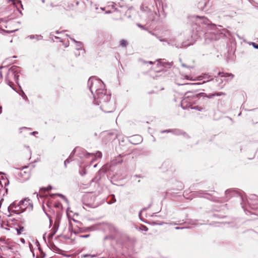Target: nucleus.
Masks as SVG:
<instances>
[{
    "label": "nucleus",
    "mask_w": 258,
    "mask_h": 258,
    "mask_svg": "<svg viewBox=\"0 0 258 258\" xmlns=\"http://www.w3.org/2000/svg\"><path fill=\"white\" fill-rule=\"evenodd\" d=\"M98 95L99 104L101 110L105 112H111L115 109L112 102H110V95L106 94V91L100 90H96Z\"/></svg>",
    "instance_id": "1"
},
{
    "label": "nucleus",
    "mask_w": 258,
    "mask_h": 258,
    "mask_svg": "<svg viewBox=\"0 0 258 258\" xmlns=\"http://www.w3.org/2000/svg\"><path fill=\"white\" fill-rule=\"evenodd\" d=\"M196 96H187L185 97L181 101V105L183 108H191L197 110L199 111H202L205 110V108L201 106L195 105L196 104Z\"/></svg>",
    "instance_id": "2"
},
{
    "label": "nucleus",
    "mask_w": 258,
    "mask_h": 258,
    "mask_svg": "<svg viewBox=\"0 0 258 258\" xmlns=\"http://www.w3.org/2000/svg\"><path fill=\"white\" fill-rule=\"evenodd\" d=\"M18 71V68L16 66H13L8 72L6 79L9 82V86L13 88L14 85L13 81H17L18 80L19 77Z\"/></svg>",
    "instance_id": "3"
},
{
    "label": "nucleus",
    "mask_w": 258,
    "mask_h": 258,
    "mask_svg": "<svg viewBox=\"0 0 258 258\" xmlns=\"http://www.w3.org/2000/svg\"><path fill=\"white\" fill-rule=\"evenodd\" d=\"M33 164H29L28 166H25L20 169L18 173V176L22 180H27L30 177L31 172L34 168Z\"/></svg>",
    "instance_id": "4"
},
{
    "label": "nucleus",
    "mask_w": 258,
    "mask_h": 258,
    "mask_svg": "<svg viewBox=\"0 0 258 258\" xmlns=\"http://www.w3.org/2000/svg\"><path fill=\"white\" fill-rule=\"evenodd\" d=\"M2 30L7 33H12L18 30L12 21H8L2 22L1 24Z\"/></svg>",
    "instance_id": "5"
},
{
    "label": "nucleus",
    "mask_w": 258,
    "mask_h": 258,
    "mask_svg": "<svg viewBox=\"0 0 258 258\" xmlns=\"http://www.w3.org/2000/svg\"><path fill=\"white\" fill-rule=\"evenodd\" d=\"M19 153L24 159L29 160L31 158L32 152L29 146H22L20 149Z\"/></svg>",
    "instance_id": "6"
},
{
    "label": "nucleus",
    "mask_w": 258,
    "mask_h": 258,
    "mask_svg": "<svg viewBox=\"0 0 258 258\" xmlns=\"http://www.w3.org/2000/svg\"><path fill=\"white\" fill-rule=\"evenodd\" d=\"M64 9L66 12L72 11L74 9V6L72 4L68 3L67 4H64Z\"/></svg>",
    "instance_id": "7"
},
{
    "label": "nucleus",
    "mask_w": 258,
    "mask_h": 258,
    "mask_svg": "<svg viewBox=\"0 0 258 258\" xmlns=\"http://www.w3.org/2000/svg\"><path fill=\"white\" fill-rule=\"evenodd\" d=\"M219 75L221 77H231L232 79L234 77V75L233 74L224 72L219 73Z\"/></svg>",
    "instance_id": "8"
},
{
    "label": "nucleus",
    "mask_w": 258,
    "mask_h": 258,
    "mask_svg": "<svg viewBox=\"0 0 258 258\" xmlns=\"http://www.w3.org/2000/svg\"><path fill=\"white\" fill-rule=\"evenodd\" d=\"M87 155H92V156H94L97 158H101L102 157V153L100 151H97L95 154H90V153H87Z\"/></svg>",
    "instance_id": "9"
},
{
    "label": "nucleus",
    "mask_w": 258,
    "mask_h": 258,
    "mask_svg": "<svg viewBox=\"0 0 258 258\" xmlns=\"http://www.w3.org/2000/svg\"><path fill=\"white\" fill-rule=\"evenodd\" d=\"M120 45L123 47H125L127 46L128 43L126 40L122 39L119 42Z\"/></svg>",
    "instance_id": "10"
},
{
    "label": "nucleus",
    "mask_w": 258,
    "mask_h": 258,
    "mask_svg": "<svg viewBox=\"0 0 258 258\" xmlns=\"http://www.w3.org/2000/svg\"><path fill=\"white\" fill-rule=\"evenodd\" d=\"M17 231L18 234H22L25 231V228L24 227L20 226L19 228L17 229Z\"/></svg>",
    "instance_id": "11"
},
{
    "label": "nucleus",
    "mask_w": 258,
    "mask_h": 258,
    "mask_svg": "<svg viewBox=\"0 0 258 258\" xmlns=\"http://www.w3.org/2000/svg\"><path fill=\"white\" fill-rule=\"evenodd\" d=\"M135 138H139V140L140 141L141 140V137L140 136H135L134 137H133L131 139V142L134 144H137L138 143H135L134 142V140L135 139Z\"/></svg>",
    "instance_id": "12"
},
{
    "label": "nucleus",
    "mask_w": 258,
    "mask_h": 258,
    "mask_svg": "<svg viewBox=\"0 0 258 258\" xmlns=\"http://www.w3.org/2000/svg\"><path fill=\"white\" fill-rule=\"evenodd\" d=\"M51 189V187L50 186H48L47 187L42 188L41 189V190L47 191H49Z\"/></svg>",
    "instance_id": "13"
},
{
    "label": "nucleus",
    "mask_w": 258,
    "mask_h": 258,
    "mask_svg": "<svg viewBox=\"0 0 258 258\" xmlns=\"http://www.w3.org/2000/svg\"><path fill=\"white\" fill-rule=\"evenodd\" d=\"M140 229H141V230H144L145 231H147L148 230V228L146 226H144V225H142Z\"/></svg>",
    "instance_id": "14"
},
{
    "label": "nucleus",
    "mask_w": 258,
    "mask_h": 258,
    "mask_svg": "<svg viewBox=\"0 0 258 258\" xmlns=\"http://www.w3.org/2000/svg\"><path fill=\"white\" fill-rule=\"evenodd\" d=\"M252 46L255 48H256V49H258V44L253 42L252 43Z\"/></svg>",
    "instance_id": "15"
},
{
    "label": "nucleus",
    "mask_w": 258,
    "mask_h": 258,
    "mask_svg": "<svg viewBox=\"0 0 258 258\" xmlns=\"http://www.w3.org/2000/svg\"><path fill=\"white\" fill-rule=\"evenodd\" d=\"M89 236V234L81 236V237H84V238H87V237H88Z\"/></svg>",
    "instance_id": "16"
},
{
    "label": "nucleus",
    "mask_w": 258,
    "mask_h": 258,
    "mask_svg": "<svg viewBox=\"0 0 258 258\" xmlns=\"http://www.w3.org/2000/svg\"><path fill=\"white\" fill-rule=\"evenodd\" d=\"M32 135H35L36 134H38V132H33L31 133Z\"/></svg>",
    "instance_id": "17"
},
{
    "label": "nucleus",
    "mask_w": 258,
    "mask_h": 258,
    "mask_svg": "<svg viewBox=\"0 0 258 258\" xmlns=\"http://www.w3.org/2000/svg\"><path fill=\"white\" fill-rule=\"evenodd\" d=\"M90 89H91V90H93V89H95V88H94V87H93V84H92V85H91V87H90Z\"/></svg>",
    "instance_id": "18"
},
{
    "label": "nucleus",
    "mask_w": 258,
    "mask_h": 258,
    "mask_svg": "<svg viewBox=\"0 0 258 258\" xmlns=\"http://www.w3.org/2000/svg\"><path fill=\"white\" fill-rule=\"evenodd\" d=\"M116 164H117V162H115L113 161H112V165H115Z\"/></svg>",
    "instance_id": "19"
},
{
    "label": "nucleus",
    "mask_w": 258,
    "mask_h": 258,
    "mask_svg": "<svg viewBox=\"0 0 258 258\" xmlns=\"http://www.w3.org/2000/svg\"><path fill=\"white\" fill-rule=\"evenodd\" d=\"M122 162V160H121L120 161H118V162H117V163H121Z\"/></svg>",
    "instance_id": "20"
},
{
    "label": "nucleus",
    "mask_w": 258,
    "mask_h": 258,
    "mask_svg": "<svg viewBox=\"0 0 258 258\" xmlns=\"http://www.w3.org/2000/svg\"><path fill=\"white\" fill-rule=\"evenodd\" d=\"M51 35H52V36H54V34H53V32H52V33H51Z\"/></svg>",
    "instance_id": "21"
},
{
    "label": "nucleus",
    "mask_w": 258,
    "mask_h": 258,
    "mask_svg": "<svg viewBox=\"0 0 258 258\" xmlns=\"http://www.w3.org/2000/svg\"><path fill=\"white\" fill-rule=\"evenodd\" d=\"M185 78L187 79H188V77L187 76H186Z\"/></svg>",
    "instance_id": "22"
},
{
    "label": "nucleus",
    "mask_w": 258,
    "mask_h": 258,
    "mask_svg": "<svg viewBox=\"0 0 258 258\" xmlns=\"http://www.w3.org/2000/svg\"><path fill=\"white\" fill-rule=\"evenodd\" d=\"M95 160V159H93L92 160V161H94Z\"/></svg>",
    "instance_id": "23"
}]
</instances>
